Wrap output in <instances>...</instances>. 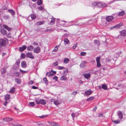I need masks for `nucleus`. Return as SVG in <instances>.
I'll return each mask as SVG.
<instances>
[{
  "mask_svg": "<svg viewBox=\"0 0 126 126\" xmlns=\"http://www.w3.org/2000/svg\"><path fill=\"white\" fill-rule=\"evenodd\" d=\"M3 18L4 19L7 20L9 18V16L8 15H5L3 16Z\"/></svg>",
  "mask_w": 126,
  "mask_h": 126,
  "instance_id": "obj_45",
  "label": "nucleus"
},
{
  "mask_svg": "<svg viewBox=\"0 0 126 126\" xmlns=\"http://www.w3.org/2000/svg\"><path fill=\"white\" fill-rule=\"evenodd\" d=\"M10 98V95L9 94H6L5 95V99L6 100H9Z\"/></svg>",
  "mask_w": 126,
  "mask_h": 126,
  "instance_id": "obj_24",
  "label": "nucleus"
},
{
  "mask_svg": "<svg viewBox=\"0 0 126 126\" xmlns=\"http://www.w3.org/2000/svg\"><path fill=\"white\" fill-rule=\"evenodd\" d=\"M121 36L124 37L126 35V31L125 30H122L121 32L120 33Z\"/></svg>",
  "mask_w": 126,
  "mask_h": 126,
  "instance_id": "obj_9",
  "label": "nucleus"
},
{
  "mask_svg": "<svg viewBox=\"0 0 126 126\" xmlns=\"http://www.w3.org/2000/svg\"><path fill=\"white\" fill-rule=\"evenodd\" d=\"M86 53L85 52H82L80 53V55L81 56H84Z\"/></svg>",
  "mask_w": 126,
  "mask_h": 126,
  "instance_id": "obj_49",
  "label": "nucleus"
},
{
  "mask_svg": "<svg viewBox=\"0 0 126 126\" xmlns=\"http://www.w3.org/2000/svg\"><path fill=\"white\" fill-rule=\"evenodd\" d=\"M35 102L37 104H40V100H36L35 101Z\"/></svg>",
  "mask_w": 126,
  "mask_h": 126,
  "instance_id": "obj_59",
  "label": "nucleus"
},
{
  "mask_svg": "<svg viewBox=\"0 0 126 126\" xmlns=\"http://www.w3.org/2000/svg\"><path fill=\"white\" fill-rule=\"evenodd\" d=\"M45 21H39L36 23V25H37L43 24L45 22Z\"/></svg>",
  "mask_w": 126,
  "mask_h": 126,
  "instance_id": "obj_29",
  "label": "nucleus"
},
{
  "mask_svg": "<svg viewBox=\"0 0 126 126\" xmlns=\"http://www.w3.org/2000/svg\"><path fill=\"white\" fill-rule=\"evenodd\" d=\"M34 47L32 45H30L27 48V50L30 51H32Z\"/></svg>",
  "mask_w": 126,
  "mask_h": 126,
  "instance_id": "obj_16",
  "label": "nucleus"
},
{
  "mask_svg": "<svg viewBox=\"0 0 126 126\" xmlns=\"http://www.w3.org/2000/svg\"><path fill=\"white\" fill-rule=\"evenodd\" d=\"M58 79V77L56 76H55L53 77V79L54 80L56 81H57V79Z\"/></svg>",
  "mask_w": 126,
  "mask_h": 126,
  "instance_id": "obj_51",
  "label": "nucleus"
},
{
  "mask_svg": "<svg viewBox=\"0 0 126 126\" xmlns=\"http://www.w3.org/2000/svg\"><path fill=\"white\" fill-rule=\"evenodd\" d=\"M48 122L49 123V124L52 126H60L58 124L54 122Z\"/></svg>",
  "mask_w": 126,
  "mask_h": 126,
  "instance_id": "obj_11",
  "label": "nucleus"
},
{
  "mask_svg": "<svg viewBox=\"0 0 126 126\" xmlns=\"http://www.w3.org/2000/svg\"><path fill=\"white\" fill-rule=\"evenodd\" d=\"M6 43V41L2 39H0V45L1 46H5Z\"/></svg>",
  "mask_w": 126,
  "mask_h": 126,
  "instance_id": "obj_6",
  "label": "nucleus"
},
{
  "mask_svg": "<svg viewBox=\"0 0 126 126\" xmlns=\"http://www.w3.org/2000/svg\"><path fill=\"white\" fill-rule=\"evenodd\" d=\"M12 120V118L7 117L5 118H3V122L5 121L9 122Z\"/></svg>",
  "mask_w": 126,
  "mask_h": 126,
  "instance_id": "obj_10",
  "label": "nucleus"
},
{
  "mask_svg": "<svg viewBox=\"0 0 126 126\" xmlns=\"http://www.w3.org/2000/svg\"><path fill=\"white\" fill-rule=\"evenodd\" d=\"M32 88L34 89H36L38 88V87H35L34 86H32Z\"/></svg>",
  "mask_w": 126,
  "mask_h": 126,
  "instance_id": "obj_58",
  "label": "nucleus"
},
{
  "mask_svg": "<svg viewBox=\"0 0 126 126\" xmlns=\"http://www.w3.org/2000/svg\"><path fill=\"white\" fill-rule=\"evenodd\" d=\"M98 2H95L93 3H92V5L94 7H97V6Z\"/></svg>",
  "mask_w": 126,
  "mask_h": 126,
  "instance_id": "obj_40",
  "label": "nucleus"
},
{
  "mask_svg": "<svg viewBox=\"0 0 126 126\" xmlns=\"http://www.w3.org/2000/svg\"><path fill=\"white\" fill-rule=\"evenodd\" d=\"M68 72V70L67 69H65L63 71V74L65 75H66Z\"/></svg>",
  "mask_w": 126,
  "mask_h": 126,
  "instance_id": "obj_42",
  "label": "nucleus"
},
{
  "mask_svg": "<svg viewBox=\"0 0 126 126\" xmlns=\"http://www.w3.org/2000/svg\"><path fill=\"white\" fill-rule=\"evenodd\" d=\"M61 103V101L59 100H57L55 101L54 102V104L56 106L59 105Z\"/></svg>",
  "mask_w": 126,
  "mask_h": 126,
  "instance_id": "obj_18",
  "label": "nucleus"
},
{
  "mask_svg": "<svg viewBox=\"0 0 126 126\" xmlns=\"http://www.w3.org/2000/svg\"><path fill=\"white\" fill-rule=\"evenodd\" d=\"M19 63L20 62L19 61H18L16 62V64L18 66Z\"/></svg>",
  "mask_w": 126,
  "mask_h": 126,
  "instance_id": "obj_61",
  "label": "nucleus"
},
{
  "mask_svg": "<svg viewBox=\"0 0 126 126\" xmlns=\"http://www.w3.org/2000/svg\"><path fill=\"white\" fill-rule=\"evenodd\" d=\"M77 93V92H74L72 93V94L73 95H75Z\"/></svg>",
  "mask_w": 126,
  "mask_h": 126,
  "instance_id": "obj_63",
  "label": "nucleus"
},
{
  "mask_svg": "<svg viewBox=\"0 0 126 126\" xmlns=\"http://www.w3.org/2000/svg\"><path fill=\"white\" fill-rule=\"evenodd\" d=\"M42 3V2L41 0H38L37 1V4L40 5Z\"/></svg>",
  "mask_w": 126,
  "mask_h": 126,
  "instance_id": "obj_44",
  "label": "nucleus"
},
{
  "mask_svg": "<svg viewBox=\"0 0 126 126\" xmlns=\"http://www.w3.org/2000/svg\"><path fill=\"white\" fill-rule=\"evenodd\" d=\"M84 76L85 78L88 79L90 77L91 74L90 73H86L84 75Z\"/></svg>",
  "mask_w": 126,
  "mask_h": 126,
  "instance_id": "obj_12",
  "label": "nucleus"
},
{
  "mask_svg": "<svg viewBox=\"0 0 126 126\" xmlns=\"http://www.w3.org/2000/svg\"><path fill=\"white\" fill-rule=\"evenodd\" d=\"M15 88L14 87L12 88L9 91L11 93H14L15 91Z\"/></svg>",
  "mask_w": 126,
  "mask_h": 126,
  "instance_id": "obj_36",
  "label": "nucleus"
},
{
  "mask_svg": "<svg viewBox=\"0 0 126 126\" xmlns=\"http://www.w3.org/2000/svg\"><path fill=\"white\" fill-rule=\"evenodd\" d=\"M98 116L99 117H102L103 116V114L101 113L99 114Z\"/></svg>",
  "mask_w": 126,
  "mask_h": 126,
  "instance_id": "obj_60",
  "label": "nucleus"
},
{
  "mask_svg": "<svg viewBox=\"0 0 126 126\" xmlns=\"http://www.w3.org/2000/svg\"><path fill=\"white\" fill-rule=\"evenodd\" d=\"M3 27L4 28L6 29L7 30L9 31H11V28L7 26L6 25H4L3 26Z\"/></svg>",
  "mask_w": 126,
  "mask_h": 126,
  "instance_id": "obj_25",
  "label": "nucleus"
},
{
  "mask_svg": "<svg viewBox=\"0 0 126 126\" xmlns=\"http://www.w3.org/2000/svg\"><path fill=\"white\" fill-rule=\"evenodd\" d=\"M7 101H6L5 102H4V103H3V105H4V106H6V105L7 104Z\"/></svg>",
  "mask_w": 126,
  "mask_h": 126,
  "instance_id": "obj_64",
  "label": "nucleus"
},
{
  "mask_svg": "<svg viewBox=\"0 0 126 126\" xmlns=\"http://www.w3.org/2000/svg\"><path fill=\"white\" fill-rule=\"evenodd\" d=\"M34 82L33 81L31 80L29 82V84H32Z\"/></svg>",
  "mask_w": 126,
  "mask_h": 126,
  "instance_id": "obj_62",
  "label": "nucleus"
},
{
  "mask_svg": "<svg viewBox=\"0 0 126 126\" xmlns=\"http://www.w3.org/2000/svg\"><path fill=\"white\" fill-rule=\"evenodd\" d=\"M20 71L21 73H22L23 74L26 73L27 72V71H25L23 70H21V69H20Z\"/></svg>",
  "mask_w": 126,
  "mask_h": 126,
  "instance_id": "obj_48",
  "label": "nucleus"
},
{
  "mask_svg": "<svg viewBox=\"0 0 126 126\" xmlns=\"http://www.w3.org/2000/svg\"><path fill=\"white\" fill-rule=\"evenodd\" d=\"M86 63L84 61L82 62L80 64V67L81 68H84L85 66Z\"/></svg>",
  "mask_w": 126,
  "mask_h": 126,
  "instance_id": "obj_15",
  "label": "nucleus"
},
{
  "mask_svg": "<svg viewBox=\"0 0 126 126\" xmlns=\"http://www.w3.org/2000/svg\"><path fill=\"white\" fill-rule=\"evenodd\" d=\"M77 43L73 46L72 48L73 49H75L77 47Z\"/></svg>",
  "mask_w": 126,
  "mask_h": 126,
  "instance_id": "obj_54",
  "label": "nucleus"
},
{
  "mask_svg": "<svg viewBox=\"0 0 126 126\" xmlns=\"http://www.w3.org/2000/svg\"><path fill=\"white\" fill-rule=\"evenodd\" d=\"M0 32L3 35H5L6 34V31L3 29H0Z\"/></svg>",
  "mask_w": 126,
  "mask_h": 126,
  "instance_id": "obj_19",
  "label": "nucleus"
},
{
  "mask_svg": "<svg viewBox=\"0 0 126 126\" xmlns=\"http://www.w3.org/2000/svg\"><path fill=\"white\" fill-rule=\"evenodd\" d=\"M113 17L112 16H109L107 17L106 18V20L108 22H110L113 19Z\"/></svg>",
  "mask_w": 126,
  "mask_h": 126,
  "instance_id": "obj_7",
  "label": "nucleus"
},
{
  "mask_svg": "<svg viewBox=\"0 0 126 126\" xmlns=\"http://www.w3.org/2000/svg\"><path fill=\"white\" fill-rule=\"evenodd\" d=\"M64 68L63 66H59L58 67V69L59 70H61V69H62Z\"/></svg>",
  "mask_w": 126,
  "mask_h": 126,
  "instance_id": "obj_53",
  "label": "nucleus"
},
{
  "mask_svg": "<svg viewBox=\"0 0 126 126\" xmlns=\"http://www.w3.org/2000/svg\"><path fill=\"white\" fill-rule=\"evenodd\" d=\"M107 5L104 2H98L97 7L102 8L106 7Z\"/></svg>",
  "mask_w": 126,
  "mask_h": 126,
  "instance_id": "obj_1",
  "label": "nucleus"
},
{
  "mask_svg": "<svg viewBox=\"0 0 126 126\" xmlns=\"http://www.w3.org/2000/svg\"><path fill=\"white\" fill-rule=\"evenodd\" d=\"M47 116V115H42L41 116H38V117L42 118H45Z\"/></svg>",
  "mask_w": 126,
  "mask_h": 126,
  "instance_id": "obj_52",
  "label": "nucleus"
},
{
  "mask_svg": "<svg viewBox=\"0 0 126 126\" xmlns=\"http://www.w3.org/2000/svg\"><path fill=\"white\" fill-rule=\"evenodd\" d=\"M67 79V78L65 76H63L60 78V80H65Z\"/></svg>",
  "mask_w": 126,
  "mask_h": 126,
  "instance_id": "obj_28",
  "label": "nucleus"
},
{
  "mask_svg": "<svg viewBox=\"0 0 126 126\" xmlns=\"http://www.w3.org/2000/svg\"><path fill=\"white\" fill-rule=\"evenodd\" d=\"M75 113H72L71 114V116L73 119V120H74V118L76 116L75 115Z\"/></svg>",
  "mask_w": 126,
  "mask_h": 126,
  "instance_id": "obj_46",
  "label": "nucleus"
},
{
  "mask_svg": "<svg viewBox=\"0 0 126 126\" xmlns=\"http://www.w3.org/2000/svg\"><path fill=\"white\" fill-rule=\"evenodd\" d=\"M34 105V103L33 102H30L29 106H30L32 107Z\"/></svg>",
  "mask_w": 126,
  "mask_h": 126,
  "instance_id": "obj_47",
  "label": "nucleus"
},
{
  "mask_svg": "<svg viewBox=\"0 0 126 126\" xmlns=\"http://www.w3.org/2000/svg\"><path fill=\"white\" fill-rule=\"evenodd\" d=\"M26 57L31 59H33L34 58V56L33 55L32 53L31 52H28L26 54Z\"/></svg>",
  "mask_w": 126,
  "mask_h": 126,
  "instance_id": "obj_3",
  "label": "nucleus"
},
{
  "mask_svg": "<svg viewBox=\"0 0 126 126\" xmlns=\"http://www.w3.org/2000/svg\"><path fill=\"white\" fill-rule=\"evenodd\" d=\"M122 25V23H120L119 24L114 26V27H115V29H118L120 28Z\"/></svg>",
  "mask_w": 126,
  "mask_h": 126,
  "instance_id": "obj_13",
  "label": "nucleus"
},
{
  "mask_svg": "<svg viewBox=\"0 0 126 126\" xmlns=\"http://www.w3.org/2000/svg\"><path fill=\"white\" fill-rule=\"evenodd\" d=\"M21 65L23 68H25L27 66L26 62L25 61L22 62L21 63Z\"/></svg>",
  "mask_w": 126,
  "mask_h": 126,
  "instance_id": "obj_17",
  "label": "nucleus"
},
{
  "mask_svg": "<svg viewBox=\"0 0 126 126\" xmlns=\"http://www.w3.org/2000/svg\"><path fill=\"white\" fill-rule=\"evenodd\" d=\"M125 14V13L124 11H121L119 13L118 15L119 16H123Z\"/></svg>",
  "mask_w": 126,
  "mask_h": 126,
  "instance_id": "obj_34",
  "label": "nucleus"
},
{
  "mask_svg": "<svg viewBox=\"0 0 126 126\" xmlns=\"http://www.w3.org/2000/svg\"><path fill=\"white\" fill-rule=\"evenodd\" d=\"M100 57H99L96 58V60L97 62V67H100L101 64L100 62Z\"/></svg>",
  "mask_w": 126,
  "mask_h": 126,
  "instance_id": "obj_4",
  "label": "nucleus"
},
{
  "mask_svg": "<svg viewBox=\"0 0 126 126\" xmlns=\"http://www.w3.org/2000/svg\"><path fill=\"white\" fill-rule=\"evenodd\" d=\"M94 43L96 46L98 47L99 46L100 43L99 41L97 40H94Z\"/></svg>",
  "mask_w": 126,
  "mask_h": 126,
  "instance_id": "obj_14",
  "label": "nucleus"
},
{
  "mask_svg": "<svg viewBox=\"0 0 126 126\" xmlns=\"http://www.w3.org/2000/svg\"><path fill=\"white\" fill-rule=\"evenodd\" d=\"M64 42L65 45L68 44L69 42V40L67 38H65L64 39Z\"/></svg>",
  "mask_w": 126,
  "mask_h": 126,
  "instance_id": "obj_27",
  "label": "nucleus"
},
{
  "mask_svg": "<svg viewBox=\"0 0 126 126\" xmlns=\"http://www.w3.org/2000/svg\"><path fill=\"white\" fill-rule=\"evenodd\" d=\"M121 120L119 119L115 121H112V122L116 124L119 123Z\"/></svg>",
  "mask_w": 126,
  "mask_h": 126,
  "instance_id": "obj_39",
  "label": "nucleus"
},
{
  "mask_svg": "<svg viewBox=\"0 0 126 126\" xmlns=\"http://www.w3.org/2000/svg\"><path fill=\"white\" fill-rule=\"evenodd\" d=\"M123 114L120 111H118L117 113V116L118 117V118L119 120H121L123 118Z\"/></svg>",
  "mask_w": 126,
  "mask_h": 126,
  "instance_id": "obj_2",
  "label": "nucleus"
},
{
  "mask_svg": "<svg viewBox=\"0 0 126 126\" xmlns=\"http://www.w3.org/2000/svg\"><path fill=\"white\" fill-rule=\"evenodd\" d=\"M92 92L90 90H88L86 91L85 92V93L86 95H90Z\"/></svg>",
  "mask_w": 126,
  "mask_h": 126,
  "instance_id": "obj_8",
  "label": "nucleus"
},
{
  "mask_svg": "<svg viewBox=\"0 0 126 126\" xmlns=\"http://www.w3.org/2000/svg\"><path fill=\"white\" fill-rule=\"evenodd\" d=\"M39 9L41 10H43V8L42 6H40L38 8Z\"/></svg>",
  "mask_w": 126,
  "mask_h": 126,
  "instance_id": "obj_55",
  "label": "nucleus"
},
{
  "mask_svg": "<svg viewBox=\"0 0 126 126\" xmlns=\"http://www.w3.org/2000/svg\"><path fill=\"white\" fill-rule=\"evenodd\" d=\"M40 100V104L43 105H44L46 104V101L45 100L42 99Z\"/></svg>",
  "mask_w": 126,
  "mask_h": 126,
  "instance_id": "obj_23",
  "label": "nucleus"
},
{
  "mask_svg": "<svg viewBox=\"0 0 126 126\" xmlns=\"http://www.w3.org/2000/svg\"><path fill=\"white\" fill-rule=\"evenodd\" d=\"M46 75L47 76H48V77H49L50 76V72H47L46 74Z\"/></svg>",
  "mask_w": 126,
  "mask_h": 126,
  "instance_id": "obj_56",
  "label": "nucleus"
},
{
  "mask_svg": "<svg viewBox=\"0 0 126 126\" xmlns=\"http://www.w3.org/2000/svg\"><path fill=\"white\" fill-rule=\"evenodd\" d=\"M43 80L45 82V83L47 85L48 84L47 82V80L46 78H45L43 79Z\"/></svg>",
  "mask_w": 126,
  "mask_h": 126,
  "instance_id": "obj_43",
  "label": "nucleus"
},
{
  "mask_svg": "<svg viewBox=\"0 0 126 126\" xmlns=\"http://www.w3.org/2000/svg\"><path fill=\"white\" fill-rule=\"evenodd\" d=\"M14 74L15 76L17 77H18L20 75V73L18 72H15Z\"/></svg>",
  "mask_w": 126,
  "mask_h": 126,
  "instance_id": "obj_38",
  "label": "nucleus"
},
{
  "mask_svg": "<svg viewBox=\"0 0 126 126\" xmlns=\"http://www.w3.org/2000/svg\"><path fill=\"white\" fill-rule=\"evenodd\" d=\"M94 98L93 97H90L87 99V100L88 101H91L94 100Z\"/></svg>",
  "mask_w": 126,
  "mask_h": 126,
  "instance_id": "obj_35",
  "label": "nucleus"
},
{
  "mask_svg": "<svg viewBox=\"0 0 126 126\" xmlns=\"http://www.w3.org/2000/svg\"><path fill=\"white\" fill-rule=\"evenodd\" d=\"M8 12H9L11 14V15L12 16L14 15L15 13V11L14 10L12 9H10L8 10Z\"/></svg>",
  "mask_w": 126,
  "mask_h": 126,
  "instance_id": "obj_22",
  "label": "nucleus"
},
{
  "mask_svg": "<svg viewBox=\"0 0 126 126\" xmlns=\"http://www.w3.org/2000/svg\"><path fill=\"white\" fill-rule=\"evenodd\" d=\"M50 24H53L55 21L54 18L53 17V16H52L50 18Z\"/></svg>",
  "mask_w": 126,
  "mask_h": 126,
  "instance_id": "obj_21",
  "label": "nucleus"
},
{
  "mask_svg": "<svg viewBox=\"0 0 126 126\" xmlns=\"http://www.w3.org/2000/svg\"><path fill=\"white\" fill-rule=\"evenodd\" d=\"M59 47V45H58L57 46H56L55 47L54 49L53 50V51L55 52L57 51L58 50V48Z\"/></svg>",
  "mask_w": 126,
  "mask_h": 126,
  "instance_id": "obj_32",
  "label": "nucleus"
},
{
  "mask_svg": "<svg viewBox=\"0 0 126 126\" xmlns=\"http://www.w3.org/2000/svg\"><path fill=\"white\" fill-rule=\"evenodd\" d=\"M32 44L34 45H37L38 44L36 42H34Z\"/></svg>",
  "mask_w": 126,
  "mask_h": 126,
  "instance_id": "obj_57",
  "label": "nucleus"
},
{
  "mask_svg": "<svg viewBox=\"0 0 126 126\" xmlns=\"http://www.w3.org/2000/svg\"><path fill=\"white\" fill-rule=\"evenodd\" d=\"M30 16L32 20H34L36 18V15L34 14L31 15Z\"/></svg>",
  "mask_w": 126,
  "mask_h": 126,
  "instance_id": "obj_33",
  "label": "nucleus"
},
{
  "mask_svg": "<svg viewBox=\"0 0 126 126\" xmlns=\"http://www.w3.org/2000/svg\"><path fill=\"white\" fill-rule=\"evenodd\" d=\"M6 69L5 68H4L1 70V73L2 74H3L6 73Z\"/></svg>",
  "mask_w": 126,
  "mask_h": 126,
  "instance_id": "obj_30",
  "label": "nucleus"
},
{
  "mask_svg": "<svg viewBox=\"0 0 126 126\" xmlns=\"http://www.w3.org/2000/svg\"><path fill=\"white\" fill-rule=\"evenodd\" d=\"M102 88L104 90H106L107 89V86L105 84H103L102 86Z\"/></svg>",
  "mask_w": 126,
  "mask_h": 126,
  "instance_id": "obj_41",
  "label": "nucleus"
},
{
  "mask_svg": "<svg viewBox=\"0 0 126 126\" xmlns=\"http://www.w3.org/2000/svg\"><path fill=\"white\" fill-rule=\"evenodd\" d=\"M56 71H54L52 70H51V71L50 72V76H52L54 75H55L56 74Z\"/></svg>",
  "mask_w": 126,
  "mask_h": 126,
  "instance_id": "obj_31",
  "label": "nucleus"
},
{
  "mask_svg": "<svg viewBox=\"0 0 126 126\" xmlns=\"http://www.w3.org/2000/svg\"><path fill=\"white\" fill-rule=\"evenodd\" d=\"M26 48V47L25 46H23V47H20L19 48V50L20 52H21L25 50Z\"/></svg>",
  "mask_w": 126,
  "mask_h": 126,
  "instance_id": "obj_20",
  "label": "nucleus"
},
{
  "mask_svg": "<svg viewBox=\"0 0 126 126\" xmlns=\"http://www.w3.org/2000/svg\"><path fill=\"white\" fill-rule=\"evenodd\" d=\"M15 82L18 84H19L21 82V80L19 79L16 78L15 79Z\"/></svg>",
  "mask_w": 126,
  "mask_h": 126,
  "instance_id": "obj_26",
  "label": "nucleus"
},
{
  "mask_svg": "<svg viewBox=\"0 0 126 126\" xmlns=\"http://www.w3.org/2000/svg\"><path fill=\"white\" fill-rule=\"evenodd\" d=\"M40 48L39 47H38L35 48L33 50V52L36 53H38L40 52Z\"/></svg>",
  "mask_w": 126,
  "mask_h": 126,
  "instance_id": "obj_5",
  "label": "nucleus"
},
{
  "mask_svg": "<svg viewBox=\"0 0 126 126\" xmlns=\"http://www.w3.org/2000/svg\"><path fill=\"white\" fill-rule=\"evenodd\" d=\"M25 54L23 53H22L21 54V59L24 58L25 57Z\"/></svg>",
  "mask_w": 126,
  "mask_h": 126,
  "instance_id": "obj_50",
  "label": "nucleus"
},
{
  "mask_svg": "<svg viewBox=\"0 0 126 126\" xmlns=\"http://www.w3.org/2000/svg\"><path fill=\"white\" fill-rule=\"evenodd\" d=\"M69 60L68 58H65L64 60V63H67L69 61Z\"/></svg>",
  "mask_w": 126,
  "mask_h": 126,
  "instance_id": "obj_37",
  "label": "nucleus"
}]
</instances>
